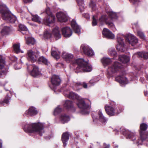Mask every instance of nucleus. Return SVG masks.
Masks as SVG:
<instances>
[{
  "instance_id": "42",
  "label": "nucleus",
  "mask_w": 148,
  "mask_h": 148,
  "mask_svg": "<svg viewBox=\"0 0 148 148\" xmlns=\"http://www.w3.org/2000/svg\"><path fill=\"white\" fill-rule=\"evenodd\" d=\"M100 79L99 77H96L92 79L89 81V83L92 85H93L95 83H96L99 81Z\"/></svg>"
},
{
  "instance_id": "39",
  "label": "nucleus",
  "mask_w": 148,
  "mask_h": 148,
  "mask_svg": "<svg viewBox=\"0 0 148 148\" xmlns=\"http://www.w3.org/2000/svg\"><path fill=\"white\" fill-rule=\"evenodd\" d=\"M138 56L145 59H148V52H139L138 53Z\"/></svg>"
},
{
  "instance_id": "27",
  "label": "nucleus",
  "mask_w": 148,
  "mask_h": 148,
  "mask_svg": "<svg viewBox=\"0 0 148 148\" xmlns=\"http://www.w3.org/2000/svg\"><path fill=\"white\" fill-rule=\"evenodd\" d=\"M51 82L54 86L59 85L60 84V79L58 76L55 75H53L51 78Z\"/></svg>"
},
{
  "instance_id": "25",
  "label": "nucleus",
  "mask_w": 148,
  "mask_h": 148,
  "mask_svg": "<svg viewBox=\"0 0 148 148\" xmlns=\"http://www.w3.org/2000/svg\"><path fill=\"white\" fill-rule=\"evenodd\" d=\"M115 79L116 81L122 85L128 83L127 78L124 76H118L116 77Z\"/></svg>"
},
{
  "instance_id": "26",
  "label": "nucleus",
  "mask_w": 148,
  "mask_h": 148,
  "mask_svg": "<svg viewBox=\"0 0 148 148\" xmlns=\"http://www.w3.org/2000/svg\"><path fill=\"white\" fill-rule=\"evenodd\" d=\"M51 33L54 36L56 40L58 39L61 37L60 31L59 30L58 27H57L56 26L53 28Z\"/></svg>"
},
{
  "instance_id": "52",
  "label": "nucleus",
  "mask_w": 148,
  "mask_h": 148,
  "mask_svg": "<svg viewBox=\"0 0 148 148\" xmlns=\"http://www.w3.org/2000/svg\"><path fill=\"white\" fill-rule=\"evenodd\" d=\"M10 99L9 97H6L3 101V103H5L6 104H8L9 103V100Z\"/></svg>"
},
{
  "instance_id": "1",
  "label": "nucleus",
  "mask_w": 148,
  "mask_h": 148,
  "mask_svg": "<svg viewBox=\"0 0 148 148\" xmlns=\"http://www.w3.org/2000/svg\"><path fill=\"white\" fill-rule=\"evenodd\" d=\"M101 61L104 67L108 66L106 71V75L108 78L120 72L123 68L121 64L117 62H115L112 65H110L112 62V60L111 59L108 57L103 58L101 59Z\"/></svg>"
},
{
  "instance_id": "12",
  "label": "nucleus",
  "mask_w": 148,
  "mask_h": 148,
  "mask_svg": "<svg viewBox=\"0 0 148 148\" xmlns=\"http://www.w3.org/2000/svg\"><path fill=\"white\" fill-rule=\"evenodd\" d=\"M39 56V53L37 51H34L32 49L28 50L27 58L28 60L32 62L36 61Z\"/></svg>"
},
{
  "instance_id": "2",
  "label": "nucleus",
  "mask_w": 148,
  "mask_h": 148,
  "mask_svg": "<svg viewBox=\"0 0 148 148\" xmlns=\"http://www.w3.org/2000/svg\"><path fill=\"white\" fill-rule=\"evenodd\" d=\"M64 94L66 97L73 99H76L78 101L77 104L81 110V113L83 114H88L89 112L88 110L90 109V106L85 103L84 100L86 99L82 98L77 94L69 90L65 91Z\"/></svg>"
},
{
  "instance_id": "57",
  "label": "nucleus",
  "mask_w": 148,
  "mask_h": 148,
  "mask_svg": "<svg viewBox=\"0 0 148 148\" xmlns=\"http://www.w3.org/2000/svg\"><path fill=\"white\" fill-rule=\"evenodd\" d=\"M2 142L1 140L0 139V148H1L2 147Z\"/></svg>"
},
{
  "instance_id": "14",
  "label": "nucleus",
  "mask_w": 148,
  "mask_h": 148,
  "mask_svg": "<svg viewBox=\"0 0 148 148\" xmlns=\"http://www.w3.org/2000/svg\"><path fill=\"white\" fill-rule=\"evenodd\" d=\"M81 48L83 52L89 56L92 57L94 55L93 50L88 45H82Z\"/></svg>"
},
{
  "instance_id": "34",
  "label": "nucleus",
  "mask_w": 148,
  "mask_h": 148,
  "mask_svg": "<svg viewBox=\"0 0 148 148\" xmlns=\"http://www.w3.org/2000/svg\"><path fill=\"white\" fill-rule=\"evenodd\" d=\"M38 61L40 63H42L47 65H48L49 64L47 59L43 56L40 57L38 59Z\"/></svg>"
},
{
  "instance_id": "60",
  "label": "nucleus",
  "mask_w": 148,
  "mask_h": 148,
  "mask_svg": "<svg viewBox=\"0 0 148 148\" xmlns=\"http://www.w3.org/2000/svg\"><path fill=\"white\" fill-rule=\"evenodd\" d=\"M144 78H140V81H141V82H142V83H143V82H142V80H144Z\"/></svg>"
},
{
  "instance_id": "40",
  "label": "nucleus",
  "mask_w": 148,
  "mask_h": 148,
  "mask_svg": "<svg viewBox=\"0 0 148 148\" xmlns=\"http://www.w3.org/2000/svg\"><path fill=\"white\" fill-rule=\"evenodd\" d=\"M76 1L79 7V9L82 11L84 8V0H76Z\"/></svg>"
},
{
  "instance_id": "4",
  "label": "nucleus",
  "mask_w": 148,
  "mask_h": 148,
  "mask_svg": "<svg viewBox=\"0 0 148 148\" xmlns=\"http://www.w3.org/2000/svg\"><path fill=\"white\" fill-rule=\"evenodd\" d=\"M108 17L106 15H103L98 21V23L100 25L106 23L109 27L112 29L115 28V25L113 22L118 19V14L113 12H108Z\"/></svg>"
},
{
  "instance_id": "37",
  "label": "nucleus",
  "mask_w": 148,
  "mask_h": 148,
  "mask_svg": "<svg viewBox=\"0 0 148 148\" xmlns=\"http://www.w3.org/2000/svg\"><path fill=\"white\" fill-rule=\"evenodd\" d=\"M52 35L51 32L49 29L46 30L44 33V37L47 39L51 37Z\"/></svg>"
},
{
  "instance_id": "53",
  "label": "nucleus",
  "mask_w": 148,
  "mask_h": 148,
  "mask_svg": "<svg viewBox=\"0 0 148 148\" xmlns=\"http://www.w3.org/2000/svg\"><path fill=\"white\" fill-rule=\"evenodd\" d=\"M84 16L87 19H89L90 18V16L89 14L88 13H85L83 14Z\"/></svg>"
},
{
  "instance_id": "19",
  "label": "nucleus",
  "mask_w": 148,
  "mask_h": 148,
  "mask_svg": "<svg viewBox=\"0 0 148 148\" xmlns=\"http://www.w3.org/2000/svg\"><path fill=\"white\" fill-rule=\"evenodd\" d=\"M62 34L66 38L70 37L72 34V32L70 27H65L62 28Z\"/></svg>"
},
{
  "instance_id": "18",
  "label": "nucleus",
  "mask_w": 148,
  "mask_h": 148,
  "mask_svg": "<svg viewBox=\"0 0 148 148\" xmlns=\"http://www.w3.org/2000/svg\"><path fill=\"white\" fill-rule=\"evenodd\" d=\"M56 17L58 20L60 22H66L68 19L66 13L59 12L56 14Z\"/></svg>"
},
{
  "instance_id": "62",
  "label": "nucleus",
  "mask_w": 148,
  "mask_h": 148,
  "mask_svg": "<svg viewBox=\"0 0 148 148\" xmlns=\"http://www.w3.org/2000/svg\"><path fill=\"white\" fill-rule=\"evenodd\" d=\"M144 94L145 96H146L147 95V93H146V92H144Z\"/></svg>"
},
{
  "instance_id": "50",
  "label": "nucleus",
  "mask_w": 148,
  "mask_h": 148,
  "mask_svg": "<svg viewBox=\"0 0 148 148\" xmlns=\"http://www.w3.org/2000/svg\"><path fill=\"white\" fill-rule=\"evenodd\" d=\"M64 64L63 62H58L56 64V66L57 67H62L64 66Z\"/></svg>"
},
{
  "instance_id": "23",
  "label": "nucleus",
  "mask_w": 148,
  "mask_h": 148,
  "mask_svg": "<svg viewBox=\"0 0 148 148\" xmlns=\"http://www.w3.org/2000/svg\"><path fill=\"white\" fill-rule=\"evenodd\" d=\"M38 113L36 109L34 107H30L29 109L26 110L24 114L26 115L34 116Z\"/></svg>"
},
{
  "instance_id": "3",
  "label": "nucleus",
  "mask_w": 148,
  "mask_h": 148,
  "mask_svg": "<svg viewBox=\"0 0 148 148\" xmlns=\"http://www.w3.org/2000/svg\"><path fill=\"white\" fill-rule=\"evenodd\" d=\"M148 125L144 123L140 124V139H138L136 140V136L133 133L129 132H126V133L124 134L126 136L127 138L130 139L132 141H134V143L136 144L137 145H142L143 142L148 138V131L145 132L147 128Z\"/></svg>"
},
{
  "instance_id": "49",
  "label": "nucleus",
  "mask_w": 148,
  "mask_h": 148,
  "mask_svg": "<svg viewBox=\"0 0 148 148\" xmlns=\"http://www.w3.org/2000/svg\"><path fill=\"white\" fill-rule=\"evenodd\" d=\"M21 67V64L20 63L16 64L14 66V68L15 69H20Z\"/></svg>"
},
{
  "instance_id": "32",
  "label": "nucleus",
  "mask_w": 148,
  "mask_h": 148,
  "mask_svg": "<svg viewBox=\"0 0 148 148\" xmlns=\"http://www.w3.org/2000/svg\"><path fill=\"white\" fill-rule=\"evenodd\" d=\"M64 106L67 109H73L74 111L75 110L73 107V103L70 101L69 100L66 101L64 104Z\"/></svg>"
},
{
  "instance_id": "20",
  "label": "nucleus",
  "mask_w": 148,
  "mask_h": 148,
  "mask_svg": "<svg viewBox=\"0 0 148 148\" xmlns=\"http://www.w3.org/2000/svg\"><path fill=\"white\" fill-rule=\"evenodd\" d=\"M102 33L103 36L108 38L113 39L114 38V35L107 28L103 29Z\"/></svg>"
},
{
  "instance_id": "45",
  "label": "nucleus",
  "mask_w": 148,
  "mask_h": 148,
  "mask_svg": "<svg viewBox=\"0 0 148 148\" xmlns=\"http://www.w3.org/2000/svg\"><path fill=\"white\" fill-rule=\"evenodd\" d=\"M137 34L141 38L144 40L145 39V36L144 34L140 30L137 31Z\"/></svg>"
},
{
  "instance_id": "22",
  "label": "nucleus",
  "mask_w": 148,
  "mask_h": 148,
  "mask_svg": "<svg viewBox=\"0 0 148 148\" xmlns=\"http://www.w3.org/2000/svg\"><path fill=\"white\" fill-rule=\"evenodd\" d=\"M33 68V70L31 72V75L34 77H37L41 75L40 72L39 70L38 67L34 65L30 66Z\"/></svg>"
},
{
  "instance_id": "38",
  "label": "nucleus",
  "mask_w": 148,
  "mask_h": 148,
  "mask_svg": "<svg viewBox=\"0 0 148 148\" xmlns=\"http://www.w3.org/2000/svg\"><path fill=\"white\" fill-rule=\"evenodd\" d=\"M20 44L17 43L13 45V48L15 51L16 53H18L20 52L23 53V52L21 51L20 49Z\"/></svg>"
},
{
  "instance_id": "15",
  "label": "nucleus",
  "mask_w": 148,
  "mask_h": 148,
  "mask_svg": "<svg viewBox=\"0 0 148 148\" xmlns=\"http://www.w3.org/2000/svg\"><path fill=\"white\" fill-rule=\"evenodd\" d=\"M126 40L132 46H135L138 43L137 38L132 34H129L127 36Z\"/></svg>"
},
{
  "instance_id": "17",
  "label": "nucleus",
  "mask_w": 148,
  "mask_h": 148,
  "mask_svg": "<svg viewBox=\"0 0 148 148\" xmlns=\"http://www.w3.org/2000/svg\"><path fill=\"white\" fill-rule=\"evenodd\" d=\"M0 33L2 35L8 34L12 31L11 27L5 25V24H2L0 26Z\"/></svg>"
},
{
  "instance_id": "21",
  "label": "nucleus",
  "mask_w": 148,
  "mask_h": 148,
  "mask_svg": "<svg viewBox=\"0 0 148 148\" xmlns=\"http://www.w3.org/2000/svg\"><path fill=\"white\" fill-rule=\"evenodd\" d=\"M71 26L75 33L78 35L80 34V27L77 24L75 20L73 19L71 21Z\"/></svg>"
},
{
  "instance_id": "7",
  "label": "nucleus",
  "mask_w": 148,
  "mask_h": 148,
  "mask_svg": "<svg viewBox=\"0 0 148 148\" xmlns=\"http://www.w3.org/2000/svg\"><path fill=\"white\" fill-rule=\"evenodd\" d=\"M71 63L75 66H77L76 69L79 71L89 72L92 70V66L90 64L84 61L82 59L75 60Z\"/></svg>"
},
{
  "instance_id": "31",
  "label": "nucleus",
  "mask_w": 148,
  "mask_h": 148,
  "mask_svg": "<svg viewBox=\"0 0 148 148\" xmlns=\"http://www.w3.org/2000/svg\"><path fill=\"white\" fill-rule=\"evenodd\" d=\"M69 134L68 132H65L63 134L62 136V140L64 147L66 145V142L69 139Z\"/></svg>"
},
{
  "instance_id": "58",
  "label": "nucleus",
  "mask_w": 148,
  "mask_h": 148,
  "mask_svg": "<svg viewBox=\"0 0 148 148\" xmlns=\"http://www.w3.org/2000/svg\"><path fill=\"white\" fill-rule=\"evenodd\" d=\"M28 23L30 25H32V26H34L35 25H34V24H33V23H30L29 22H28Z\"/></svg>"
},
{
  "instance_id": "35",
  "label": "nucleus",
  "mask_w": 148,
  "mask_h": 148,
  "mask_svg": "<svg viewBox=\"0 0 148 148\" xmlns=\"http://www.w3.org/2000/svg\"><path fill=\"white\" fill-rule=\"evenodd\" d=\"M31 15L32 16V21L39 23H41V18L37 15L32 14H31Z\"/></svg>"
},
{
  "instance_id": "28",
  "label": "nucleus",
  "mask_w": 148,
  "mask_h": 148,
  "mask_svg": "<svg viewBox=\"0 0 148 148\" xmlns=\"http://www.w3.org/2000/svg\"><path fill=\"white\" fill-rule=\"evenodd\" d=\"M60 52L54 47H52L51 49V55L56 60L58 59L60 57Z\"/></svg>"
},
{
  "instance_id": "43",
  "label": "nucleus",
  "mask_w": 148,
  "mask_h": 148,
  "mask_svg": "<svg viewBox=\"0 0 148 148\" xmlns=\"http://www.w3.org/2000/svg\"><path fill=\"white\" fill-rule=\"evenodd\" d=\"M116 53L114 49L111 48L109 49V54L111 56L115 57L116 55Z\"/></svg>"
},
{
  "instance_id": "29",
  "label": "nucleus",
  "mask_w": 148,
  "mask_h": 148,
  "mask_svg": "<svg viewBox=\"0 0 148 148\" xmlns=\"http://www.w3.org/2000/svg\"><path fill=\"white\" fill-rule=\"evenodd\" d=\"M60 122L63 124L67 123L70 120V118L69 116L65 114H62L59 118Z\"/></svg>"
},
{
  "instance_id": "54",
  "label": "nucleus",
  "mask_w": 148,
  "mask_h": 148,
  "mask_svg": "<svg viewBox=\"0 0 148 148\" xmlns=\"http://www.w3.org/2000/svg\"><path fill=\"white\" fill-rule=\"evenodd\" d=\"M103 148H110V145L109 144H107L105 143H103Z\"/></svg>"
},
{
  "instance_id": "61",
  "label": "nucleus",
  "mask_w": 148,
  "mask_h": 148,
  "mask_svg": "<svg viewBox=\"0 0 148 148\" xmlns=\"http://www.w3.org/2000/svg\"><path fill=\"white\" fill-rule=\"evenodd\" d=\"M138 53H135V54H134V56H133V57H134V56H135V55H138Z\"/></svg>"
},
{
  "instance_id": "63",
  "label": "nucleus",
  "mask_w": 148,
  "mask_h": 148,
  "mask_svg": "<svg viewBox=\"0 0 148 148\" xmlns=\"http://www.w3.org/2000/svg\"><path fill=\"white\" fill-rule=\"evenodd\" d=\"M88 101H89V102H90V103L91 104V102L89 100H88Z\"/></svg>"
},
{
  "instance_id": "16",
  "label": "nucleus",
  "mask_w": 148,
  "mask_h": 148,
  "mask_svg": "<svg viewBox=\"0 0 148 148\" xmlns=\"http://www.w3.org/2000/svg\"><path fill=\"white\" fill-rule=\"evenodd\" d=\"M126 40L132 46H135L138 43L137 38L132 34H129L127 36Z\"/></svg>"
},
{
  "instance_id": "6",
  "label": "nucleus",
  "mask_w": 148,
  "mask_h": 148,
  "mask_svg": "<svg viewBox=\"0 0 148 148\" xmlns=\"http://www.w3.org/2000/svg\"><path fill=\"white\" fill-rule=\"evenodd\" d=\"M0 14L2 18L7 21L13 23L16 19L15 16L8 10L6 6L2 3H0Z\"/></svg>"
},
{
  "instance_id": "36",
  "label": "nucleus",
  "mask_w": 148,
  "mask_h": 148,
  "mask_svg": "<svg viewBox=\"0 0 148 148\" xmlns=\"http://www.w3.org/2000/svg\"><path fill=\"white\" fill-rule=\"evenodd\" d=\"M26 42L27 44L34 45L35 43L34 39L30 37H25Z\"/></svg>"
},
{
  "instance_id": "51",
  "label": "nucleus",
  "mask_w": 148,
  "mask_h": 148,
  "mask_svg": "<svg viewBox=\"0 0 148 148\" xmlns=\"http://www.w3.org/2000/svg\"><path fill=\"white\" fill-rule=\"evenodd\" d=\"M138 23L136 22L132 24V27L133 29H138Z\"/></svg>"
},
{
  "instance_id": "11",
  "label": "nucleus",
  "mask_w": 148,
  "mask_h": 148,
  "mask_svg": "<svg viewBox=\"0 0 148 148\" xmlns=\"http://www.w3.org/2000/svg\"><path fill=\"white\" fill-rule=\"evenodd\" d=\"M92 116L94 122L99 121L103 123L106 122L108 120L103 115L101 110H99L97 113L95 112L92 113Z\"/></svg>"
},
{
  "instance_id": "41",
  "label": "nucleus",
  "mask_w": 148,
  "mask_h": 148,
  "mask_svg": "<svg viewBox=\"0 0 148 148\" xmlns=\"http://www.w3.org/2000/svg\"><path fill=\"white\" fill-rule=\"evenodd\" d=\"M76 1L79 7V9L82 11L84 8V0H76Z\"/></svg>"
},
{
  "instance_id": "56",
  "label": "nucleus",
  "mask_w": 148,
  "mask_h": 148,
  "mask_svg": "<svg viewBox=\"0 0 148 148\" xmlns=\"http://www.w3.org/2000/svg\"><path fill=\"white\" fill-rule=\"evenodd\" d=\"M138 0H129V1L133 4L135 3Z\"/></svg>"
},
{
  "instance_id": "47",
  "label": "nucleus",
  "mask_w": 148,
  "mask_h": 148,
  "mask_svg": "<svg viewBox=\"0 0 148 148\" xmlns=\"http://www.w3.org/2000/svg\"><path fill=\"white\" fill-rule=\"evenodd\" d=\"M89 6L92 10L94 11L95 10L96 8V4L92 1H91L89 4Z\"/></svg>"
},
{
  "instance_id": "8",
  "label": "nucleus",
  "mask_w": 148,
  "mask_h": 148,
  "mask_svg": "<svg viewBox=\"0 0 148 148\" xmlns=\"http://www.w3.org/2000/svg\"><path fill=\"white\" fill-rule=\"evenodd\" d=\"M42 14H46L47 16L45 17L42 21V23L50 26V25L53 24L55 22V16L51 12L50 9L49 8H47L45 12Z\"/></svg>"
},
{
  "instance_id": "64",
  "label": "nucleus",
  "mask_w": 148,
  "mask_h": 148,
  "mask_svg": "<svg viewBox=\"0 0 148 148\" xmlns=\"http://www.w3.org/2000/svg\"><path fill=\"white\" fill-rule=\"evenodd\" d=\"M147 77V78H148V76L147 77Z\"/></svg>"
},
{
  "instance_id": "30",
  "label": "nucleus",
  "mask_w": 148,
  "mask_h": 148,
  "mask_svg": "<svg viewBox=\"0 0 148 148\" xmlns=\"http://www.w3.org/2000/svg\"><path fill=\"white\" fill-rule=\"evenodd\" d=\"M119 60L123 63L125 64L130 61V58L128 56L124 55H120L119 56Z\"/></svg>"
},
{
  "instance_id": "46",
  "label": "nucleus",
  "mask_w": 148,
  "mask_h": 148,
  "mask_svg": "<svg viewBox=\"0 0 148 148\" xmlns=\"http://www.w3.org/2000/svg\"><path fill=\"white\" fill-rule=\"evenodd\" d=\"M75 85L76 86H78L80 85H82V86L83 87L85 88H87V85L86 83L85 82H83L82 83H81L80 82L76 83L75 84Z\"/></svg>"
},
{
  "instance_id": "44",
  "label": "nucleus",
  "mask_w": 148,
  "mask_h": 148,
  "mask_svg": "<svg viewBox=\"0 0 148 148\" xmlns=\"http://www.w3.org/2000/svg\"><path fill=\"white\" fill-rule=\"evenodd\" d=\"M62 111L61 108L60 107V106H58L54 110L53 112L54 114L55 115H56L60 113Z\"/></svg>"
},
{
  "instance_id": "59",
  "label": "nucleus",
  "mask_w": 148,
  "mask_h": 148,
  "mask_svg": "<svg viewBox=\"0 0 148 148\" xmlns=\"http://www.w3.org/2000/svg\"><path fill=\"white\" fill-rule=\"evenodd\" d=\"M114 146L115 148H117L118 147V145L117 144H114Z\"/></svg>"
},
{
  "instance_id": "48",
  "label": "nucleus",
  "mask_w": 148,
  "mask_h": 148,
  "mask_svg": "<svg viewBox=\"0 0 148 148\" xmlns=\"http://www.w3.org/2000/svg\"><path fill=\"white\" fill-rule=\"evenodd\" d=\"M97 18L96 16H93L92 18V25L93 26L96 25L97 24V22L96 19Z\"/></svg>"
},
{
  "instance_id": "5",
  "label": "nucleus",
  "mask_w": 148,
  "mask_h": 148,
  "mask_svg": "<svg viewBox=\"0 0 148 148\" xmlns=\"http://www.w3.org/2000/svg\"><path fill=\"white\" fill-rule=\"evenodd\" d=\"M45 123H36L31 124H27L23 127L24 131L29 133L38 134L41 136L44 133L43 130Z\"/></svg>"
},
{
  "instance_id": "55",
  "label": "nucleus",
  "mask_w": 148,
  "mask_h": 148,
  "mask_svg": "<svg viewBox=\"0 0 148 148\" xmlns=\"http://www.w3.org/2000/svg\"><path fill=\"white\" fill-rule=\"evenodd\" d=\"M33 0H23V2L25 3H27L31 2Z\"/></svg>"
},
{
  "instance_id": "13",
  "label": "nucleus",
  "mask_w": 148,
  "mask_h": 148,
  "mask_svg": "<svg viewBox=\"0 0 148 148\" xmlns=\"http://www.w3.org/2000/svg\"><path fill=\"white\" fill-rule=\"evenodd\" d=\"M5 62L2 58V56H0V77L5 76L6 74L8 69L5 66Z\"/></svg>"
},
{
  "instance_id": "24",
  "label": "nucleus",
  "mask_w": 148,
  "mask_h": 148,
  "mask_svg": "<svg viewBox=\"0 0 148 148\" xmlns=\"http://www.w3.org/2000/svg\"><path fill=\"white\" fill-rule=\"evenodd\" d=\"M62 56L68 62L71 61L74 57V56L72 54L66 52L62 53Z\"/></svg>"
},
{
  "instance_id": "10",
  "label": "nucleus",
  "mask_w": 148,
  "mask_h": 148,
  "mask_svg": "<svg viewBox=\"0 0 148 148\" xmlns=\"http://www.w3.org/2000/svg\"><path fill=\"white\" fill-rule=\"evenodd\" d=\"M123 35L121 34H118L116 36L117 41L118 42L116 47L117 49L119 51L123 52L126 48L124 45L123 39L122 38Z\"/></svg>"
},
{
  "instance_id": "9",
  "label": "nucleus",
  "mask_w": 148,
  "mask_h": 148,
  "mask_svg": "<svg viewBox=\"0 0 148 148\" xmlns=\"http://www.w3.org/2000/svg\"><path fill=\"white\" fill-rule=\"evenodd\" d=\"M112 103L109 104H106L105 109L106 113L110 116H113L119 113L122 110H118L116 106Z\"/></svg>"
},
{
  "instance_id": "33",
  "label": "nucleus",
  "mask_w": 148,
  "mask_h": 148,
  "mask_svg": "<svg viewBox=\"0 0 148 148\" xmlns=\"http://www.w3.org/2000/svg\"><path fill=\"white\" fill-rule=\"evenodd\" d=\"M19 30L23 34H27L28 35L29 32L28 29L24 25L22 24H20L19 26Z\"/></svg>"
}]
</instances>
